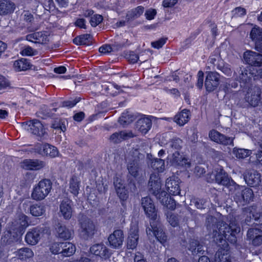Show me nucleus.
<instances>
[{"instance_id": "obj_8", "label": "nucleus", "mask_w": 262, "mask_h": 262, "mask_svg": "<svg viewBox=\"0 0 262 262\" xmlns=\"http://www.w3.org/2000/svg\"><path fill=\"white\" fill-rule=\"evenodd\" d=\"M25 129L34 135L42 138L46 134V129L42 124L38 120H33L23 125Z\"/></svg>"}, {"instance_id": "obj_29", "label": "nucleus", "mask_w": 262, "mask_h": 262, "mask_svg": "<svg viewBox=\"0 0 262 262\" xmlns=\"http://www.w3.org/2000/svg\"><path fill=\"white\" fill-rule=\"evenodd\" d=\"M60 212L65 219H70L71 217L72 209L70 200L67 199L62 201L60 205Z\"/></svg>"}, {"instance_id": "obj_14", "label": "nucleus", "mask_w": 262, "mask_h": 262, "mask_svg": "<svg viewBox=\"0 0 262 262\" xmlns=\"http://www.w3.org/2000/svg\"><path fill=\"white\" fill-rule=\"evenodd\" d=\"M139 239L138 227L137 224H131L129 234L127 239V247L129 249H134L138 245Z\"/></svg>"}, {"instance_id": "obj_52", "label": "nucleus", "mask_w": 262, "mask_h": 262, "mask_svg": "<svg viewBox=\"0 0 262 262\" xmlns=\"http://www.w3.org/2000/svg\"><path fill=\"white\" fill-rule=\"evenodd\" d=\"M103 18L101 15L94 14L91 16L90 23L92 27H96L102 21Z\"/></svg>"}, {"instance_id": "obj_4", "label": "nucleus", "mask_w": 262, "mask_h": 262, "mask_svg": "<svg viewBox=\"0 0 262 262\" xmlns=\"http://www.w3.org/2000/svg\"><path fill=\"white\" fill-rule=\"evenodd\" d=\"M34 151L42 156L50 158H55L59 156L57 148L50 144L38 143L34 146Z\"/></svg>"}, {"instance_id": "obj_34", "label": "nucleus", "mask_w": 262, "mask_h": 262, "mask_svg": "<svg viewBox=\"0 0 262 262\" xmlns=\"http://www.w3.org/2000/svg\"><path fill=\"white\" fill-rule=\"evenodd\" d=\"M15 255L18 258L25 260L33 257L34 252L29 248H22L16 251Z\"/></svg>"}, {"instance_id": "obj_32", "label": "nucleus", "mask_w": 262, "mask_h": 262, "mask_svg": "<svg viewBox=\"0 0 262 262\" xmlns=\"http://www.w3.org/2000/svg\"><path fill=\"white\" fill-rule=\"evenodd\" d=\"M189 111L187 110H183L175 116L174 121L180 126H183L189 121Z\"/></svg>"}, {"instance_id": "obj_18", "label": "nucleus", "mask_w": 262, "mask_h": 262, "mask_svg": "<svg viewBox=\"0 0 262 262\" xmlns=\"http://www.w3.org/2000/svg\"><path fill=\"white\" fill-rule=\"evenodd\" d=\"M238 188L241 191L235 194V199L237 202L241 203H249L252 200L253 192L250 188H244L243 186H238Z\"/></svg>"}, {"instance_id": "obj_64", "label": "nucleus", "mask_w": 262, "mask_h": 262, "mask_svg": "<svg viewBox=\"0 0 262 262\" xmlns=\"http://www.w3.org/2000/svg\"><path fill=\"white\" fill-rule=\"evenodd\" d=\"M53 127L55 129H60L62 132L66 130V126L65 125V121L63 122H59L58 124L54 123L53 124Z\"/></svg>"}, {"instance_id": "obj_60", "label": "nucleus", "mask_w": 262, "mask_h": 262, "mask_svg": "<svg viewBox=\"0 0 262 262\" xmlns=\"http://www.w3.org/2000/svg\"><path fill=\"white\" fill-rule=\"evenodd\" d=\"M144 11V8L142 6H139L133 10L132 13L133 17H138L140 16Z\"/></svg>"}, {"instance_id": "obj_25", "label": "nucleus", "mask_w": 262, "mask_h": 262, "mask_svg": "<svg viewBox=\"0 0 262 262\" xmlns=\"http://www.w3.org/2000/svg\"><path fill=\"white\" fill-rule=\"evenodd\" d=\"M41 231L38 228H34L27 232L25 236L26 242L29 245H35L41 238Z\"/></svg>"}, {"instance_id": "obj_36", "label": "nucleus", "mask_w": 262, "mask_h": 262, "mask_svg": "<svg viewBox=\"0 0 262 262\" xmlns=\"http://www.w3.org/2000/svg\"><path fill=\"white\" fill-rule=\"evenodd\" d=\"M28 217L23 213H19L17 214L16 220L14 222V226L16 228L21 230L26 228L28 225Z\"/></svg>"}, {"instance_id": "obj_27", "label": "nucleus", "mask_w": 262, "mask_h": 262, "mask_svg": "<svg viewBox=\"0 0 262 262\" xmlns=\"http://www.w3.org/2000/svg\"><path fill=\"white\" fill-rule=\"evenodd\" d=\"M134 136V135L132 132L123 130L114 133L111 136L110 140L114 143H119L123 140L133 138Z\"/></svg>"}, {"instance_id": "obj_9", "label": "nucleus", "mask_w": 262, "mask_h": 262, "mask_svg": "<svg viewBox=\"0 0 262 262\" xmlns=\"http://www.w3.org/2000/svg\"><path fill=\"white\" fill-rule=\"evenodd\" d=\"M220 84V75L216 72H208L206 73L205 86L206 90L211 92L215 90Z\"/></svg>"}, {"instance_id": "obj_13", "label": "nucleus", "mask_w": 262, "mask_h": 262, "mask_svg": "<svg viewBox=\"0 0 262 262\" xmlns=\"http://www.w3.org/2000/svg\"><path fill=\"white\" fill-rule=\"evenodd\" d=\"M244 61L249 65L260 66L262 64V54L248 50L243 55Z\"/></svg>"}, {"instance_id": "obj_44", "label": "nucleus", "mask_w": 262, "mask_h": 262, "mask_svg": "<svg viewBox=\"0 0 262 262\" xmlns=\"http://www.w3.org/2000/svg\"><path fill=\"white\" fill-rule=\"evenodd\" d=\"M30 212L34 216H40L45 212V209L42 205L34 204L30 206Z\"/></svg>"}, {"instance_id": "obj_33", "label": "nucleus", "mask_w": 262, "mask_h": 262, "mask_svg": "<svg viewBox=\"0 0 262 262\" xmlns=\"http://www.w3.org/2000/svg\"><path fill=\"white\" fill-rule=\"evenodd\" d=\"M126 162H127V168L129 173L134 178L139 176L141 172V169L138 162L135 161Z\"/></svg>"}, {"instance_id": "obj_58", "label": "nucleus", "mask_w": 262, "mask_h": 262, "mask_svg": "<svg viewBox=\"0 0 262 262\" xmlns=\"http://www.w3.org/2000/svg\"><path fill=\"white\" fill-rule=\"evenodd\" d=\"M99 51L103 54H108L113 51V49L110 45H104L99 48Z\"/></svg>"}, {"instance_id": "obj_24", "label": "nucleus", "mask_w": 262, "mask_h": 262, "mask_svg": "<svg viewBox=\"0 0 262 262\" xmlns=\"http://www.w3.org/2000/svg\"><path fill=\"white\" fill-rule=\"evenodd\" d=\"M179 182L178 178L170 177L166 181L165 186L169 194L176 195L180 193Z\"/></svg>"}, {"instance_id": "obj_15", "label": "nucleus", "mask_w": 262, "mask_h": 262, "mask_svg": "<svg viewBox=\"0 0 262 262\" xmlns=\"http://www.w3.org/2000/svg\"><path fill=\"white\" fill-rule=\"evenodd\" d=\"M247 239L254 246L262 244V230L258 228H251L247 233Z\"/></svg>"}, {"instance_id": "obj_51", "label": "nucleus", "mask_w": 262, "mask_h": 262, "mask_svg": "<svg viewBox=\"0 0 262 262\" xmlns=\"http://www.w3.org/2000/svg\"><path fill=\"white\" fill-rule=\"evenodd\" d=\"M62 243H54L50 246V249L51 252L54 254L61 253L62 249Z\"/></svg>"}, {"instance_id": "obj_56", "label": "nucleus", "mask_w": 262, "mask_h": 262, "mask_svg": "<svg viewBox=\"0 0 262 262\" xmlns=\"http://www.w3.org/2000/svg\"><path fill=\"white\" fill-rule=\"evenodd\" d=\"M128 60L132 63H135L137 62L139 59V56L133 52H130L126 56Z\"/></svg>"}, {"instance_id": "obj_26", "label": "nucleus", "mask_w": 262, "mask_h": 262, "mask_svg": "<svg viewBox=\"0 0 262 262\" xmlns=\"http://www.w3.org/2000/svg\"><path fill=\"white\" fill-rule=\"evenodd\" d=\"M244 179L248 185L253 187L259 185L261 181L260 174L255 170L248 172Z\"/></svg>"}, {"instance_id": "obj_30", "label": "nucleus", "mask_w": 262, "mask_h": 262, "mask_svg": "<svg viewBox=\"0 0 262 262\" xmlns=\"http://www.w3.org/2000/svg\"><path fill=\"white\" fill-rule=\"evenodd\" d=\"M152 122L149 118H141L137 122V128L142 134H146L150 129Z\"/></svg>"}, {"instance_id": "obj_3", "label": "nucleus", "mask_w": 262, "mask_h": 262, "mask_svg": "<svg viewBox=\"0 0 262 262\" xmlns=\"http://www.w3.org/2000/svg\"><path fill=\"white\" fill-rule=\"evenodd\" d=\"M167 162L172 166L184 169L190 168L192 165L190 159L179 151L168 154Z\"/></svg>"}, {"instance_id": "obj_39", "label": "nucleus", "mask_w": 262, "mask_h": 262, "mask_svg": "<svg viewBox=\"0 0 262 262\" xmlns=\"http://www.w3.org/2000/svg\"><path fill=\"white\" fill-rule=\"evenodd\" d=\"M57 232L58 236L64 239H67L71 237L73 231L68 229L65 226L58 225L57 228Z\"/></svg>"}, {"instance_id": "obj_47", "label": "nucleus", "mask_w": 262, "mask_h": 262, "mask_svg": "<svg viewBox=\"0 0 262 262\" xmlns=\"http://www.w3.org/2000/svg\"><path fill=\"white\" fill-rule=\"evenodd\" d=\"M134 120L135 117L131 114H129L128 111H126L122 113L121 116L119 119V122L121 124L125 125L130 123Z\"/></svg>"}, {"instance_id": "obj_31", "label": "nucleus", "mask_w": 262, "mask_h": 262, "mask_svg": "<svg viewBox=\"0 0 262 262\" xmlns=\"http://www.w3.org/2000/svg\"><path fill=\"white\" fill-rule=\"evenodd\" d=\"M90 251L92 254L101 257L105 256L108 252L107 248L102 243L93 245L90 248Z\"/></svg>"}, {"instance_id": "obj_55", "label": "nucleus", "mask_w": 262, "mask_h": 262, "mask_svg": "<svg viewBox=\"0 0 262 262\" xmlns=\"http://www.w3.org/2000/svg\"><path fill=\"white\" fill-rule=\"evenodd\" d=\"M166 40V38H161L157 41L152 42L151 46L154 48L159 49L165 43Z\"/></svg>"}, {"instance_id": "obj_62", "label": "nucleus", "mask_w": 262, "mask_h": 262, "mask_svg": "<svg viewBox=\"0 0 262 262\" xmlns=\"http://www.w3.org/2000/svg\"><path fill=\"white\" fill-rule=\"evenodd\" d=\"M178 2V0H163V6L165 8L172 7Z\"/></svg>"}, {"instance_id": "obj_57", "label": "nucleus", "mask_w": 262, "mask_h": 262, "mask_svg": "<svg viewBox=\"0 0 262 262\" xmlns=\"http://www.w3.org/2000/svg\"><path fill=\"white\" fill-rule=\"evenodd\" d=\"M204 73L202 71H199L198 73V82L196 86L198 88L201 89L203 85Z\"/></svg>"}, {"instance_id": "obj_21", "label": "nucleus", "mask_w": 262, "mask_h": 262, "mask_svg": "<svg viewBox=\"0 0 262 262\" xmlns=\"http://www.w3.org/2000/svg\"><path fill=\"white\" fill-rule=\"evenodd\" d=\"M46 166L44 161L37 159H26L21 163V167L27 170H38Z\"/></svg>"}, {"instance_id": "obj_38", "label": "nucleus", "mask_w": 262, "mask_h": 262, "mask_svg": "<svg viewBox=\"0 0 262 262\" xmlns=\"http://www.w3.org/2000/svg\"><path fill=\"white\" fill-rule=\"evenodd\" d=\"M14 68L17 71H26L30 68V62L26 59L22 58L16 60L13 64Z\"/></svg>"}, {"instance_id": "obj_43", "label": "nucleus", "mask_w": 262, "mask_h": 262, "mask_svg": "<svg viewBox=\"0 0 262 262\" xmlns=\"http://www.w3.org/2000/svg\"><path fill=\"white\" fill-rule=\"evenodd\" d=\"M232 153L238 159H244L249 156L252 154L251 150L244 148H234Z\"/></svg>"}, {"instance_id": "obj_19", "label": "nucleus", "mask_w": 262, "mask_h": 262, "mask_svg": "<svg viewBox=\"0 0 262 262\" xmlns=\"http://www.w3.org/2000/svg\"><path fill=\"white\" fill-rule=\"evenodd\" d=\"M252 70L253 68L250 66L241 67L238 71V75L236 77L237 79L241 83L249 82L254 76V73L252 72Z\"/></svg>"}, {"instance_id": "obj_7", "label": "nucleus", "mask_w": 262, "mask_h": 262, "mask_svg": "<svg viewBox=\"0 0 262 262\" xmlns=\"http://www.w3.org/2000/svg\"><path fill=\"white\" fill-rule=\"evenodd\" d=\"M261 90L257 86H251L248 89L245 99L251 106H257L260 100Z\"/></svg>"}, {"instance_id": "obj_5", "label": "nucleus", "mask_w": 262, "mask_h": 262, "mask_svg": "<svg viewBox=\"0 0 262 262\" xmlns=\"http://www.w3.org/2000/svg\"><path fill=\"white\" fill-rule=\"evenodd\" d=\"M80 234L85 239L92 237L95 232V225L89 219L83 218L80 221Z\"/></svg>"}, {"instance_id": "obj_11", "label": "nucleus", "mask_w": 262, "mask_h": 262, "mask_svg": "<svg viewBox=\"0 0 262 262\" xmlns=\"http://www.w3.org/2000/svg\"><path fill=\"white\" fill-rule=\"evenodd\" d=\"M141 205L146 215L152 221H156L157 212L152 200L149 197L142 198Z\"/></svg>"}, {"instance_id": "obj_20", "label": "nucleus", "mask_w": 262, "mask_h": 262, "mask_svg": "<svg viewBox=\"0 0 262 262\" xmlns=\"http://www.w3.org/2000/svg\"><path fill=\"white\" fill-rule=\"evenodd\" d=\"M250 37L255 42L256 50L262 53V29L255 26L251 30Z\"/></svg>"}, {"instance_id": "obj_50", "label": "nucleus", "mask_w": 262, "mask_h": 262, "mask_svg": "<svg viewBox=\"0 0 262 262\" xmlns=\"http://www.w3.org/2000/svg\"><path fill=\"white\" fill-rule=\"evenodd\" d=\"M217 69L227 76L231 75L232 71L230 66L227 63H224L223 61L221 62L217 66Z\"/></svg>"}, {"instance_id": "obj_48", "label": "nucleus", "mask_w": 262, "mask_h": 262, "mask_svg": "<svg viewBox=\"0 0 262 262\" xmlns=\"http://www.w3.org/2000/svg\"><path fill=\"white\" fill-rule=\"evenodd\" d=\"M188 248L193 254L200 253L202 251V246L196 240H192L189 244Z\"/></svg>"}, {"instance_id": "obj_6", "label": "nucleus", "mask_w": 262, "mask_h": 262, "mask_svg": "<svg viewBox=\"0 0 262 262\" xmlns=\"http://www.w3.org/2000/svg\"><path fill=\"white\" fill-rule=\"evenodd\" d=\"M150 227H148L146 230L149 238L155 237L161 243H164L166 241L167 237L160 227L158 226L157 221H150Z\"/></svg>"}, {"instance_id": "obj_17", "label": "nucleus", "mask_w": 262, "mask_h": 262, "mask_svg": "<svg viewBox=\"0 0 262 262\" xmlns=\"http://www.w3.org/2000/svg\"><path fill=\"white\" fill-rule=\"evenodd\" d=\"M148 186L150 191L158 198V196L162 192L160 191L162 184L159 174L152 173L151 174L148 182Z\"/></svg>"}, {"instance_id": "obj_1", "label": "nucleus", "mask_w": 262, "mask_h": 262, "mask_svg": "<svg viewBox=\"0 0 262 262\" xmlns=\"http://www.w3.org/2000/svg\"><path fill=\"white\" fill-rule=\"evenodd\" d=\"M212 238L213 241L224 248H221L215 254L212 262H231L228 245L227 242L232 244L237 241L236 234L239 233L241 228L235 218L231 219L227 224L223 221H219L213 228Z\"/></svg>"}, {"instance_id": "obj_28", "label": "nucleus", "mask_w": 262, "mask_h": 262, "mask_svg": "<svg viewBox=\"0 0 262 262\" xmlns=\"http://www.w3.org/2000/svg\"><path fill=\"white\" fill-rule=\"evenodd\" d=\"M160 202L168 209L173 210L176 208V202L171 197H168L166 192L162 191L158 196Z\"/></svg>"}, {"instance_id": "obj_23", "label": "nucleus", "mask_w": 262, "mask_h": 262, "mask_svg": "<svg viewBox=\"0 0 262 262\" xmlns=\"http://www.w3.org/2000/svg\"><path fill=\"white\" fill-rule=\"evenodd\" d=\"M114 184L118 196L121 200H126L128 198V191L125 188L124 182L121 179L116 177L114 179Z\"/></svg>"}, {"instance_id": "obj_2", "label": "nucleus", "mask_w": 262, "mask_h": 262, "mask_svg": "<svg viewBox=\"0 0 262 262\" xmlns=\"http://www.w3.org/2000/svg\"><path fill=\"white\" fill-rule=\"evenodd\" d=\"M52 182L47 179L40 180L33 187L31 198L35 201H41L45 199L52 189Z\"/></svg>"}, {"instance_id": "obj_61", "label": "nucleus", "mask_w": 262, "mask_h": 262, "mask_svg": "<svg viewBox=\"0 0 262 262\" xmlns=\"http://www.w3.org/2000/svg\"><path fill=\"white\" fill-rule=\"evenodd\" d=\"M21 54L23 56H31L34 55V50L33 49L30 47H27L25 48L21 51Z\"/></svg>"}, {"instance_id": "obj_63", "label": "nucleus", "mask_w": 262, "mask_h": 262, "mask_svg": "<svg viewBox=\"0 0 262 262\" xmlns=\"http://www.w3.org/2000/svg\"><path fill=\"white\" fill-rule=\"evenodd\" d=\"M78 101L79 100L76 99L64 101L63 102L62 106L63 107H67L69 108L75 106Z\"/></svg>"}, {"instance_id": "obj_49", "label": "nucleus", "mask_w": 262, "mask_h": 262, "mask_svg": "<svg viewBox=\"0 0 262 262\" xmlns=\"http://www.w3.org/2000/svg\"><path fill=\"white\" fill-rule=\"evenodd\" d=\"M91 38L90 34H83L76 37L73 39V42L76 45H85L89 43V40Z\"/></svg>"}, {"instance_id": "obj_10", "label": "nucleus", "mask_w": 262, "mask_h": 262, "mask_svg": "<svg viewBox=\"0 0 262 262\" xmlns=\"http://www.w3.org/2000/svg\"><path fill=\"white\" fill-rule=\"evenodd\" d=\"M208 135L211 141L219 144L228 145L233 143V138L226 136L215 129L211 130Z\"/></svg>"}, {"instance_id": "obj_54", "label": "nucleus", "mask_w": 262, "mask_h": 262, "mask_svg": "<svg viewBox=\"0 0 262 262\" xmlns=\"http://www.w3.org/2000/svg\"><path fill=\"white\" fill-rule=\"evenodd\" d=\"M167 221L169 224L173 227H176L178 225V219L176 215L172 214L171 212L167 214Z\"/></svg>"}, {"instance_id": "obj_40", "label": "nucleus", "mask_w": 262, "mask_h": 262, "mask_svg": "<svg viewBox=\"0 0 262 262\" xmlns=\"http://www.w3.org/2000/svg\"><path fill=\"white\" fill-rule=\"evenodd\" d=\"M80 180L76 176L72 177L70 181L69 190L74 195L78 194L79 190Z\"/></svg>"}, {"instance_id": "obj_12", "label": "nucleus", "mask_w": 262, "mask_h": 262, "mask_svg": "<svg viewBox=\"0 0 262 262\" xmlns=\"http://www.w3.org/2000/svg\"><path fill=\"white\" fill-rule=\"evenodd\" d=\"M124 234L121 230H116L108 237L109 246L114 249L120 248L124 241Z\"/></svg>"}, {"instance_id": "obj_42", "label": "nucleus", "mask_w": 262, "mask_h": 262, "mask_svg": "<svg viewBox=\"0 0 262 262\" xmlns=\"http://www.w3.org/2000/svg\"><path fill=\"white\" fill-rule=\"evenodd\" d=\"M215 181L217 183L223 185H227L230 182L228 174L222 169L216 174Z\"/></svg>"}, {"instance_id": "obj_41", "label": "nucleus", "mask_w": 262, "mask_h": 262, "mask_svg": "<svg viewBox=\"0 0 262 262\" xmlns=\"http://www.w3.org/2000/svg\"><path fill=\"white\" fill-rule=\"evenodd\" d=\"M62 249L61 253L66 256H69L72 255L76 251V247L71 243H62Z\"/></svg>"}, {"instance_id": "obj_37", "label": "nucleus", "mask_w": 262, "mask_h": 262, "mask_svg": "<svg viewBox=\"0 0 262 262\" xmlns=\"http://www.w3.org/2000/svg\"><path fill=\"white\" fill-rule=\"evenodd\" d=\"M14 8L13 3L5 0L0 1V15L6 14L11 12Z\"/></svg>"}, {"instance_id": "obj_53", "label": "nucleus", "mask_w": 262, "mask_h": 262, "mask_svg": "<svg viewBox=\"0 0 262 262\" xmlns=\"http://www.w3.org/2000/svg\"><path fill=\"white\" fill-rule=\"evenodd\" d=\"M232 16L234 17H242L246 14V10L245 8L238 7L232 11Z\"/></svg>"}, {"instance_id": "obj_45", "label": "nucleus", "mask_w": 262, "mask_h": 262, "mask_svg": "<svg viewBox=\"0 0 262 262\" xmlns=\"http://www.w3.org/2000/svg\"><path fill=\"white\" fill-rule=\"evenodd\" d=\"M150 166L158 172H163L165 168L164 161L162 159H155L151 161Z\"/></svg>"}, {"instance_id": "obj_22", "label": "nucleus", "mask_w": 262, "mask_h": 262, "mask_svg": "<svg viewBox=\"0 0 262 262\" xmlns=\"http://www.w3.org/2000/svg\"><path fill=\"white\" fill-rule=\"evenodd\" d=\"M27 40L35 43L46 44L49 41L48 35L43 32L31 33L26 36Z\"/></svg>"}, {"instance_id": "obj_16", "label": "nucleus", "mask_w": 262, "mask_h": 262, "mask_svg": "<svg viewBox=\"0 0 262 262\" xmlns=\"http://www.w3.org/2000/svg\"><path fill=\"white\" fill-rule=\"evenodd\" d=\"M243 214L245 217V221L246 224L250 222L252 219L255 221L259 220V224H262V215H260V212L257 210L255 206H251L245 208L243 211Z\"/></svg>"}, {"instance_id": "obj_46", "label": "nucleus", "mask_w": 262, "mask_h": 262, "mask_svg": "<svg viewBox=\"0 0 262 262\" xmlns=\"http://www.w3.org/2000/svg\"><path fill=\"white\" fill-rule=\"evenodd\" d=\"M142 156V155L139 152L137 149H132L129 150L126 155V161H135L136 162H138V159H140Z\"/></svg>"}, {"instance_id": "obj_35", "label": "nucleus", "mask_w": 262, "mask_h": 262, "mask_svg": "<svg viewBox=\"0 0 262 262\" xmlns=\"http://www.w3.org/2000/svg\"><path fill=\"white\" fill-rule=\"evenodd\" d=\"M168 153L171 154L177 151H180L182 147V141L179 138L172 139L168 144Z\"/></svg>"}, {"instance_id": "obj_59", "label": "nucleus", "mask_w": 262, "mask_h": 262, "mask_svg": "<svg viewBox=\"0 0 262 262\" xmlns=\"http://www.w3.org/2000/svg\"><path fill=\"white\" fill-rule=\"evenodd\" d=\"M156 13L157 12L155 9H149L146 11L145 15L147 19L151 20L154 19Z\"/></svg>"}]
</instances>
